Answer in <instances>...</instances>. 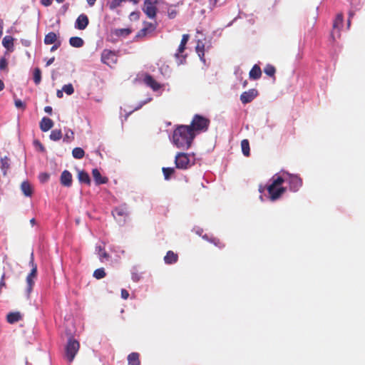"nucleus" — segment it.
I'll list each match as a JSON object with an SVG mask.
<instances>
[{
  "mask_svg": "<svg viewBox=\"0 0 365 365\" xmlns=\"http://www.w3.org/2000/svg\"><path fill=\"white\" fill-rule=\"evenodd\" d=\"M195 133L187 125H178L173 133V143L179 149L187 150L190 148Z\"/></svg>",
  "mask_w": 365,
  "mask_h": 365,
  "instance_id": "nucleus-1",
  "label": "nucleus"
},
{
  "mask_svg": "<svg viewBox=\"0 0 365 365\" xmlns=\"http://www.w3.org/2000/svg\"><path fill=\"white\" fill-rule=\"evenodd\" d=\"M272 182L267 186V190L269 195V199L272 201L278 200L286 191V188L282 187L284 179L277 175H275L272 178Z\"/></svg>",
  "mask_w": 365,
  "mask_h": 365,
  "instance_id": "nucleus-2",
  "label": "nucleus"
},
{
  "mask_svg": "<svg viewBox=\"0 0 365 365\" xmlns=\"http://www.w3.org/2000/svg\"><path fill=\"white\" fill-rule=\"evenodd\" d=\"M210 120L199 114H195L190 125H187L193 133H200L207 130L210 125Z\"/></svg>",
  "mask_w": 365,
  "mask_h": 365,
  "instance_id": "nucleus-3",
  "label": "nucleus"
},
{
  "mask_svg": "<svg viewBox=\"0 0 365 365\" xmlns=\"http://www.w3.org/2000/svg\"><path fill=\"white\" fill-rule=\"evenodd\" d=\"M80 349V344L79 342L73 339V337H70L67 341V344L65 347V358L66 360L71 363L76 354L78 353V350Z\"/></svg>",
  "mask_w": 365,
  "mask_h": 365,
  "instance_id": "nucleus-4",
  "label": "nucleus"
},
{
  "mask_svg": "<svg viewBox=\"0 0 365 365\" xmlns=\"http://www.w3.org/2000/svg\"><path fill=\"white\" fill-rule=\"evenodd\" d=\"M161 0H145L143 11L149 19H153L155 18L157 4Z\"/></svg>",
  "mask_w": 365,
  "mask_h": 365,
  "instance_id": "nucleus-5",
  "label": "nucleus"
},
{
  "mask_svg": "<svg viewBox=\"0 0 365 365\" xmlns=\"http://www.w3.org/2000/svg\"><path fill=\"white\" fill-rule=\"evenodd\" d=\"M175 164L178 169H188L191 166L190 155L185 153H178L175 158Z\"/></svg>",
  "mask_w": 365,
  "mask_h": 365,
  "instance_id": "nucleus-6",
  "label": "nucleus"
},
{
  "mask_svg": "<svg viewBox=\"0 0 365 365\" xmlns=\"http://www.w3.org/2000/svg\"><path fill=\"white\" fill-rule=\"evenodd\" d=\"M101 61L107 66L112 67L118 61L117 54L111 50L104 49L101 53Z\"/></svg>",
  "mask_w": 365,
  "mask_h": 365,
  "instance_id": "nucleus-7",
  "label": "nucleus"
},
{
  "mask_svg": "<svg viewBox=\"0 0 365 365\" xmlns=\"http://www.w3.org/2000/svg\"><path fill=\"white\" fill-rule=\"evenodd\" d=\"M189 37L190 36L188 34L182 35L180 43L178 46L176 53H175V57L178 61V64L182 63V62L185 60V58L187 56L186 55H183L182 53L185 50V46L188 41Z\"/></svg>",
  "mask_w": 365,
  "mask_h": 365,
  "instance_id": "nucleus-8",
  "label": "nucleus"
},
{
  "mask_svg": "<svg viewBox=\"0 0 365 365\" xmlns=\"http://www.w3.org/2000/svg\"><path fill=\"white\" fill-rule=\"evenodd\" d=\"M30 264L32 267L31 272L26 277V283L28 285L27 290L30 292L32 289L33 285L34 284V279L37 275V265L34 263L33 253L31 254Z\"/></svg>",
  "mask_w": 365,
  "mask_h": 365,
  "instance_id": "nucleus-9",
  "label": "nucleus"
},
{
  "mask_svg": "<svg viewBox=\"0 0 365 365\" xmlns=\"http://www.w3.org/2000/svg\"><path fill=\"white\" fill-rule=\"evenodd\" d=\"M156 29V24L145 22L144 27L136 34V38H141L151 34Z\"/></svg>",
  "mask_w": 365,
  "mask_h": 365,
  "instance_id": "nucleus-10",
  "label": "nucleus"
},
{
  "mask_svg": "<svg viewBox=\"0 0 365 365\" xmlns=\"http://www.w3.org/2000/svg\"><path fill=\"white\" fill-rule=\"evenodd\" d=\"M287 180L289 184V189L294 192H297L302 185V180L297 175H290Z\"/></svg>",
  "mask_w": 365,
  "mask_h": 365,
  "instance_id": "nucleus-11",
  "label": "nucleus"
},
{
  "mask_svg": "<svg viewBox=\"0 0 365 365\" xmlns=\"http://www.w3.org/2000/svg\"><path fill=\"white\" fill-rule=\"evenodd\" d=\"M257 91L255 89H250L243 92L240 96V101L243 104H247L252 101L257 96Z\"/></svg>",
  "mask_w": 365,
  "mask_h": 365,
  "instance_id": "nucleus-12",
  "label": "nucleus"
},
{
  "mask_svg": "<svg viewBox=\"0 0 365 365\" xmlns=\"http://www.w3.org/2000/svg\"><path fill=\"white\" fill-rule=\"evenodd\" d=\"M89 24V19L88 16L84 14H80L75 22V28L78 30H84Z\"/></svg>",
  "mask_w": 365,
  "mask_h": 365,
  "instance_id": "nucleus-13",
  "label": "nucleus"
},
{
  "mask_svg": "<svg viewBox=\"0 0 365 365\" xmlns=\"http://www.w3.org/2000/svg\"><path fill=\"white\" fill-rule=\"evenodd\" d=\"M73 178L71 173L68 170H63L60 177L61 184L64 186L69 187L72 185Z\"/></svg>",
  "mask_w": 365,
  "mask_h": 365,
  "instance_id": "nucleus-14",
  "label": "nucleus"
},
{
  "mask_svg": "<svg viewBox=\"0 0 365 365\" xmlns=\"http://www.w3.org/2000/svg\"><path fill=\"white\" fill-rule=\"evenodd\" d=\"M144 83L149 87H150L153 91H157L160 88L161 86L159 83H158L150 75H145L144 79Z\"/></svg>",
  "mask_w": 365,
  "mask_h": 365,
  "instance_id": "nucleus-15",
  "label": "nucleus"
},
{
  "mask_svg": "<svg viewBox=\"0 0 365 365\" xmlns=\"http://www.w3.org/2000/svg\"><path fill=\"white\" fill-rule=\"evenodd\" d=\"M112 215L115 219L120 220L122 217H125L128 215V209L125 206L115 207L112 211Z\"/></svg>",
  "mask_w": 365,
  "mask_h": 365,
  "instance_id": "nucleus-16",
  "label": "nucleus"
},
{
  "mask_svg": "<svg viewBox=\"0 0 365 365\" xmlns=\"http://www.w3.org/2000/svg\"><path fill=\"white\" fill-rule=\"evenodd\" d=\"M93 178L96 185L106 184L108 182V179L106 177H102L100 171L97 169H93L92 170Z\"/></svg>",
  "mask_w": 365,
  "mask_h": 365,
  "instance_id": "nucleus-17",
  "label": "nucleus"
},
{
  "mask_svg": "<svg viewBox=\"0 0 365 365\" xmlns=\"http://www.w3.org/2000/svg\"><path fill=\"white\" fill-rule=\"evenodd\" d=\"M53 126V122L47 117H43L40 122V128L43 132H47Z\"/></svg>",
  "mask_w": 365,
  "mask_h": 365,
  "instance_id": "nucleus-18",
  "label": "nucleus"
},
{
  "mask_svg": "<svg viewBox=\"0 0 365 365\" xmlns=\"http://www.w3.org/2000/svg\"><path fill=\"white\" fill-rule=\"evenodd\" d=\"M0 163H1V170L4 174V175H6L7 174L8 170L10 168V163L11 160L7 156H4L1 158L0 159Z\"/></svg>",
  "mask_w": 365,
  "mask_h": 365,
  "instance_id": "nucleus-19",
  "label": "nucleus"
},
{
  "mask_svg": "<svg viewBox=\"0 0 365 365\" xmlns=\"http://www.w3.org/2000/svg\"><path fill=\"white\" fill-rule=\"evenodd\" d=\"M78 179L81 183H84L88 185H91V178L87 172L85 170L78 171Z\"/></svg>",
  "mask_w": 365,
  "mask_h": 365,
  "instance_id": "nucleus-20",
  "label": "nucleus"
},
{
  "mask_svg": "<svg viewBox=\"0 0 365 365\" xmlns=\"http://www.w3.org/2000/svg\"><path fill=\"white\" fill-rule=\"evenodd\" d=\"M178 259V255L173 251H168L164 257L165 264H171L175 263Z\"/></svg>",
  "mask_w": 365,
  "mask_h": 365,
  "instance_id": "nucleus-21",
  "label": "nucleus"
},
{
  "mask_svg": "<svg viewBox=\"0 0 365 365\" xmlns=\"http://www.w3.org/2000/svg\"><path fill=\"white\" fill-rule=\"evenodd\" d=\"M249 76L251 79H253V80L259 79L262 76V71H261L260 67L257 64L254 65V66L252 68V69L250 71Z\"/></svg>",
  "mask_w": 365,
  "mask_h": 365,
  "instance_id": "nucleus-22",
  "label": "nucleus"
},
{
  "mask_svg": "<svg viewBox=\"0 0 365 365\" xmlns=\"http://www.w3.org/2000/svg\"><path fill=\"white\" fill-rule=\"evenodd\" d=\"M22 318V316L20 312H10L6 316V320L9 324H14L19 321H20Z\"/></svg>",
  "mask_w": 365,
  "mask_h": 365,
  "instance_id": "nucleus-23",
  "label": "nucleus"
},
{
  "mask_svg": "<svg viewBox=\"0 0 365 365\" xmlns=\"http://www.w3.org/2000/svg\"><path fill=\"white\" fill-rule=\"evenodd\" d=\"M128 365H140V355L137 352H132L128 356Z\"/></svg>",
  "mask_w": 365,
  "mask_h": 365,
  "instance_id": "nucleus-24",
  "label": "nucleus"
},
{
  "mask_svg": "<svg viewBox=\"0 0 365 365\" xmlns=\"http://www.w3.org/2000/svg\"><path fill=\"white\" fill-rule=\"evenodd\" d=\"M21 190L25 196L30 197L32 195L33 189L31 184L28 181L22 182L21 185Z\"/></svg>",
  "mask_w": 365,
  "mask_h": 365,
  "instance_id": "nucleus-25",
  "label": "nucleus"
},
{
  "mask_svg": "<svg viewBox=\"0 0 365 365\" xmlns=\"http://www.w3.org/2000/svg\"><path fill=\"white\" fill-rule=\"evenodd\" d=\"M69 43L72 47L81 48L84 44V41L81 37L73 36L69 39Z\"/></svg>",
  "mask_w": 365,
  "mask_h": 365,
  "instance_id": "nucleus-26",
  "label": "nucleus"
},
{
  "mask_svg": "<svg viewBox=\"0 0 365 365\" xmlns=\"http://www.w3.org/2000/svg\"><path fill=\"white\" fill-rule=\"evenodd\" d=\"M56 41H57V35L54 32L51 31L45 36L44 43L46 45H50L52 43H55Z\"/></svg>",
  "mask_w": 365,
  "mask_h": 365,
  "instance_id": "nucleus-27",
  "label": "nucleus"
},
{
  "mask_svg": "<svg viewBox=\"0 0 365 365\" xmlns=\"http://www.w3.org/2000/svg\"><path fill=\"white\" fill-rule=\"evenodd\" d=\"M3 46L8 50H12L14 47V38L11 36H6L2 40Z\"/></svg>",
  "mask_w": 365,
  "mask_h": 365,
  "instance_id": "nucleus-28",
  "label": "nucleus"
},
{
  "mask_svg": "<svg viewBox=\"0 0 365 365\" xmlns=\"http://www.w3.org/2000/svg\"><path fill=\"white\" fill-rule=\"evenodd\" d=\"M242 151L244 155L248 157L250 155V143L247 139H244L241 141Z\"/></svg>",
  "mask_w": 365,
  "mask_h": 365,
  "instance_id": "nucleus-29",
  "label": "nucleus"
},
{
  "mask_svg": "<svg viewBox=\"0 0 365 365\" xmlns=\"http://www.w3.org/2000/svg\"><path fill=\"white\" fill-rule=\"evenodd\" d=\"M72 155L76 159H82L85 155V152L81 148L77 147L73 149Z\"/></svg>",
  "mask_w": 365,
  "mask_h": 365,
  "instance_id": "nucleus-30",
  "label": "nucleus"
},
{
  "mask_svg": "<svg viewBox=\"0 0 365 365\" xmlns=\"http://www.w3.org/2000/svg\"><path fill=\"white\" fill-rule=\"evenodd\" d=\"M164 178L166 180H170L172 175L175 173V169L173 168H163L162 169Z\"/></svg>",
  "mask_w": 365,
  "mask_h": 365,
  "instance_id": "nucleus-31",
  "label": "nucleus"
},
{
  "mask_svg": "<svg viewBox=\"0 0 365 365\" xmlns=\"http://www.w3.org/2000/svg\"><path fill=\"white\" fill-rule=\"evenodd\" d=\"M34 81L36 85H38L41 81V71L39 68H36L34 71Z\"/></svg>",
  "mask_w": 365,
  "mask_h": 365,
  "instance_id": "nucleus-32",
  "label": "nucleus"
},
{
  "mask_svg": "<svg viewBox=\"0 0 365 365\" xmlns=\"http://www.w3.org/2000/svg\"><path fill=\"white\" fill-rule=\"evenodd\" d=\"M62 138V133L61 130H53L50 134V138L52 140L56 141Z\"/></svg>",
  "mask_w": 365,
  "mask_h": 365,
  "instance_id": "nucleus-33",
  "label": "nucleus"
},
{
  "mask_svg": "<svg viewBox=\"0 0 365 365\" xmlns=\"http://www.w3.org/2000/svg\"><path fill=\"white\" fill-rule=\"evenodd\" d=\"M264 72L269 76H274L276 72L275 68L270 64H267L264 68Z\"/></svg>",
  "mask_w": 365,
  "mask_h": 365,
  "instance_id": "nucleus-34",
  "label": "nucleus"
},
{
  "mask_svg": "<svg viewBox=\"0 0 365 365\" xmlns=\"http://www.w3.org/2000/svg\"><path fill=\"white\" fill-rule=\"evenodd\" d=\"M125 0H112L108 3V7L110 10H114L117 7L120 6Z\"/></svg>",
  "mask_w": 365,
  "mask_h": 365,
  "instance_id": "nucleus-35",
  "label": "nucleus"
},
{
  "mask_svg": "<svg viewBox=\"0 0 365 365\" xmlns=\"http://www.w3.org/2000/svg\"><path fill=\"white\" fill-rule=\"evenodd\" d=\"M106 272L103 268H99L94 271L93 277L97 279H101L106 276Z\"/></svg>",
  "mask_w": 365,
  "mask_h": 365,
  "instance_id": "nucleus-36",
  "label": "nucleus"
},
{
  "mask_svg": "<svg viewBox=\"0 0 365 365\" xmlns=\"http://www.w3.org/2000/svg\"><path fill=\"white\" fill-rule=\"evenodd\" d=\"M132 32L130 29H116L115 31V34L117 36H128Z\"/></svg>",
  "mask_w": 365,
  "mask_h": 365,
  "instance_id": "nucleus-37",
  "label": "nucleus"
},
{
  "mask_svg": "<svg viewBox=\"0 0 365 365\" xmlns=\"http://www.w3.org/2000/svg\"><path fill=\"white\" fill-rule=\"evenodd\" d=\"M62 88L63 92H65L67 95H71L74 92V88L71 83L64 85Z\"/></svg>",
  "mask_w": 365,
  "mask_h": 365,
  "instance_id": "nucleus-38",
  "label": "nucleus"
},
{
  "mask_svg": "<svg viewBox=\"0 0 365 365\" xmlns=\"http://www.w3.org/2000/svg\"><path fill=\"white\" fill-rule=\"evenodd\" d=\"M73 138H74L73 132L71 130H68L64 135L63 140L66 141V142H71V140H73Z\"/></svg>",
  "mask_w": 365,
  "mask_h": 365,
  "instance_id": "nucleus-39",
  "label": "nucleus"
},
{
  "mask_svg": "<svg viewBox=\"0 0 365 365\" xmlns=\"http://www.w3.org/2000/svg\"><path fill=\"white\" fill-rule=\"evenodd\" d=\"M178 11L174 8H169L168 10V16L169 19H173L177 16Z\"/></svg>",
  "mask_w": 365,
  "mask_h": 365,
  "instance_id": "nucleus-40",
  "label": "nucleus"
},
{
  "mask_svg": "<svg viewBox=\"0 0 365 365\" xmlns=\"http://www.w3.org/2000/svg\"><path fill=\"white\" fill-rule=\"evenodd\" d=\"M196 51L198 53V55L200 56L201 55L203 56H204V45L202 43L198 42L197 46H196Z\"/></svg>",
  "mask_w": 365,
  "mask_h": 365,
  "instance_id": "nucleus-41",
  "label": "nucleus"
},
{
  "mask_svg": "<svg viewBox=\"0 0 365 365\" xmlns=\"http://www.w3.org/2000/svg\"><path fill=\"white\" fill-rule=\"evenodd\" d=\"M49 178H50L49 174H48L46 173H43L39 175V180L41 181V182H47Z\"/></svg>",
  "mask_w": 365,
  "mask_h": 365,
  "instance_id": "nucleus-42",
  "label": "nucleus"
},
{
  "mask_svg": "<svg viewBox=\"0 0 365 365\" xmlns=\"http://www.w3.org/2000/svg\"><path fill=\"white\" fill-rule=\"evenodd\" d=\"M98 255L100 256L101 259H102L103 258L108 259L109 257L108 254L104 250H103L101 247H99Z\"/></svg>",
  "mask_w": 365,
  "mask_h": 365,
  "instance_id": "nucleus-43",
  "label": "nucleus"
},
{
  "mask_svg": "<svg viewBox=\"0 0 365 365\" xmlns=\"http://www.w3.org/2000/svg\"><path fill=\"white\" fill-rule=\"evenodd\" d=\"M7 61L5 58H1L0 59V70H4L7 68Z\"/></svg>",
  "mask_w": 365,
  "mask_h": 365,
  "instance_id": "nucleus-44",
  "label": "nucleus"
},
{
  "mask_svg": "<svg viewBox=\"0 0 365 365\" xmlns=\"http://www.w3.org/2000/svg\"><path fill=\"white\" fill-rule=\"evenodd\" d=\"M15 106L18 108L25 109L26 105L19 99L15 100Z\"/></svg>",
  "mask_w": 365,
  "mask_h": 365,
  "instance_id": "nucleus-45",
  "label": "nucleus"
},
{
  "mask_svg": "<svg viewBox=\"0 0 365 365\" xmlns=\"http://www.w3.org/2000/svg\"><path fill=\"white\" fill-rule=\"evenodd\" d=\"M140 17V12L138 11H133V12H131L130 14V19L131 20H138Z\"/></svg>",
  "mask_w": 365,
  "mask_h": 365,
  "instance_id": "nucleus-46",
  "label": "nucleus"
},
{
  "mask_svg": "<svg viewBox=\"0 0 365 365\" xmlns=\"http://www.w3.org/2000/svg\"><path fill=\"white\" fill-rule=\"evenodd\" d=\"M121 297L123 299H127L129 297V293L126 289H121Z\"/></svg>",
  "mask_w": 365,
  "mask_h": 365,
  "instance_id": "nucleus-47",
  "label": "nucleus"
},
{
  "mask_svg": "<svg viewBox=\"0 0 365 365\" xmlns=\"http://www.w3.org/2000/svg\"><path fill=\"white\" fill-rule=\"evenodd\" d=\"M343 21V14L339 13L336 16V19L334 23H341Z\"/></svg>",
  "mask_w": 365,
  "mask_h": 365,
  "instance_id": "nucleus-48",
  "label": "nucleus"
},
{
  "mask_svg": "<svg viewBox=\"0 0 365 365\" xmlns=\"http://www.w3.org/2000/svg\"><path fill=\"white\" fill-rule=\"evenodd\" d=\"M212 242L216 246H218L220 248L225 247V245L220 241V240H213Z\"/></svg>",
  "mask_w": 365,
  "mask_h": 365,
  "instance_id": "nucleus-49",
  "label": "nucleus"
},
{
  "mask_svg": "<svg viewBox=\"0 0 365 365\" xmlns=\"http://www.w3.org/2000/svg\"><path fill=\"white\" fill-rule=\"evenodd\" d=\"M41 3L45 6H48L52 4V0H41Z\"/></svg>",
  "mask_w": 365,
  "mask_h": 365,
  "instance_id": "nucleus-50",
  "label": "nucleus"
},
{
  "mask_svg": "<svg viewBox=\"0 0 365 365\" xmlns=\"http://www.w3.org/2000/svg\"><path fill=\"white\" fill-rule=\"evenodd\" d=\"M60 46H61V42L60 41H58V42L55 43V44L53 46H52V47L51 48V51H56V49H58V48Z\"/></svg>",
  "mask_w": 365,
  "mask_h": 365,
  "instance_id": "nucleus-51",
  "label": "nucleus"
},
{
  "mask_svg": "<svg viewBox=\"0 0 365 365\" xmlns=\"http://www.w3.org/2000/svg\"><path fill=\"white\" fill-rule=\"evenodd\" d=\"M52 110H53L52 108H51V106H46V107L44 108V111H45L46 113H48V114H50V115H51V114L52 113Z\"/></svg>",
  "mask_w": 365,
  "mask_h": 365,
  "instance_id": "nucleus-52",
  "label": "nucleus"
},
{
  "mask_svg": "<svg viewBox=\"0 0 365 365\" xmlns=\"http://www.w3.org/2000/svg\"><path fill=\"white\" fill-rule=\"evenodd\" d=\"M55 57L49 58L46 63V66H49L50 65H51L53 63Z\"/></svg>",
  "mask_w": 365,
  "mask_h": 365,
  "instance_id": "nucleus-53",
  "label": "nucleus"
},
{
  "mask_svg": "<svg viewBox=\"0 0 365 365\" xmlns=\"http://www.w3.org/2000/svg\"><path fill=\"white\" fill-rule=\"evenodd\" d=\"M63 89L62 90H58L57 93H56L57 97L59 98H62L63 97Z\"/></svg>",
  "mask_w": 365,
  "mask_h": 365,
  "instance_id": "nucleus-54",
  "label": "nucleus"
},
{
  "mask_svg": "<svg viewBox=\"0 0 365 365\" xmlns=\"http://www.w3.org/2000/svg\"><path fill=\"white\" fill-rule=\"evenodd\" d=\"M86 1H87L88 4L90 6H93L95 4L96 1V0H86Z\"/></svg>",
  "mask_w": 365,
  "mask_h": 365,
  "instance_id": "nucleus-55",
  "label": "nucleus"
},
{
  "mask_svg": "<svg viewBox=\"0 0 365 365\" xmlns=\"http://www.w3.org/2000/svg\"><path fill=\"white\" fill-rule=\"evenodd\" d=\"M267 189V187H263L262 185H260L259 187V192L262 193L264 192V190Z\"/></svg>",
  "mask_w": 365,
  "mask_h": 365,
  "instance_id": "nucleus-56",
  "label": "nucleus"
},
{
  "mask_svg": "<svg viewBox=\"0 0 365 365\" xmlns=\"http://www.w3.org/2000/svg\"><path fill=\"white\" fill-rule=\"evenodd\" d=\"M4 88V82L0 79V91H1Z\"/></svg>",
  "mask_w": 365,
  "mask_h": 365,
  "instance_id": "nucleus-57",
  "label": "nucleus"
},
{
  "mask_svg": "<svg viewBox=\"0 0 365 365\" xmlns=\"http://www.w3.org/2000/svg\"><path fill=\"white\" fill-rule=\"evenodd\" d=\"M132 278L135 282H138L139 280V277L137 274H133Z\"/></svg>",
  "mask_w": 365,
  "mask_h": 365,
  "instance_id": "nucleus-58",
  "label": "nucleus"
},
{
  "mask_svg": "<svg viewBox=\"0 0 365 365\" xmlns=\"http://www.w3.org/2000/svg\"><path fill=\"white\" fill-rule=\"evenodd\" d=\"M352 15H353V13L350 12V13H349V19H348V23H350V21H351V17L352 16Z\"/></svg>",
  "mask_w": 365,
  "mask_h": 365,
  "instance_id": "nucleus-59",
  "label": "nucleus"
},
{
  "mask_svg": "<svg viewBox=\"0 0 365 365\" xmlns=\"http://www.w3.org/2000/svg\"><path fill=\"white\" fill-rule=\"evenodd\" d=\"M30 222H31V225H34V224H35V222H36L35 219H34V218H32V219L30 220Z\"/></svg>",
  "mask_w": 365,
  "mask_h": 365,
  "instance_id": "nucleus-60",
  "label": "nucleus"
},
{
  "mask_svg": "<svg viewBox=\"0 0 365 365\" xmlns=\"http://www.w3.org/2000/svg\"><path fill=\"white\" fill-rule=\"evenodd\" d=\"M247 81H245L243 83V86H244V87H245V86H247Z\"/></svg>",
  "mask_w": 365,
  "mask_h": 365,
  "instance_id": "nucleus-61",
  "label": "nucleus"
},
{
  "mask_svg": "<svg viewBox=\"0 0 365 365\" xmlns=\"http://www.w3.org/2000/svg\"><path fill=\"white\" fill-rule=\"evenodd\" d=\"M58 3H62L64 0H56Z\"/></svg>",
  "mask_w": 365,
  "mask_h": 365,
  "instance_id": "nucleus-62",
  "label": "nucleus"
},
{
  "mask_svg": "<svg viewBox=\"0 0 365 365\" xmlns=\"http://www.w3.org/2000/svg\"><path fill=\"white\" fill-rule=\"evenodd\" d=\"M213 1H214V2H213V4H214V6H215V5L217 4V0H213Z\"/></svg>",
  "mask_w": 365,
  "mask_h": 365,
  "instance_id": "nucleus-63",
  "label": "nucleus"
}]
</instances>
